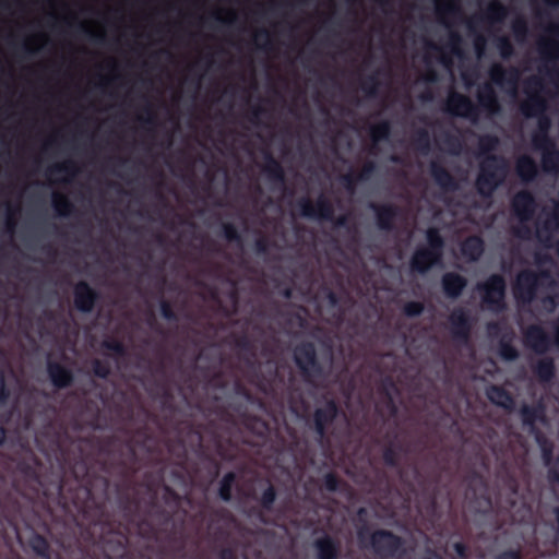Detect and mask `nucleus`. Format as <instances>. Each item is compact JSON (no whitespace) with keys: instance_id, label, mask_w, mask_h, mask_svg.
Masks as SVG:
<instances>
[{"instance_id":"nucleus-1","label":"nucleus","mask_w":559,"mask_h":559,"mask_svg":"<svg viewBox=\"0 0 559 559\" xmlns=\"http://www.w3.org/2000/svg\"><path fill=\"white\" fill-rule=\"evenodd\" d=\"M506 168L501 159L487 157L481 163L480 175L477 178V188L480 194L489 195L502 181Z\"/></svg>"},{"instance_id":"nucleus-2","label":"nucleus","mask_w":559,"mask_h":559,"mask_svg":"<svg viewBox=\"0 0 559 559\" xmlns=\"http://www.w3.org/2000/svg\"><path fill=\"white\" fill-rule=\"evenodd\" d=\"M427 240L430 250L417 251L412 260V267L420 273L426 272L440 260V250L443 246V241L436 229L427 231Z\"/></svg>"},{"instance_id":"nucleus-3","label":"nucleus","mask_w":559,"mask_h":559,"mask_svg":"<svg viewBox=\"0 0 559 559\" xmlns=\"http://www.w3.org/2000/svg\"><path fill=\"white\" fill-rule=\"evenodd\" d=\"M548 282L545 274L536 275L530 272L519 274L514 287V296L522 301H531L538 287L544 286Z\"/></svg>"},{"instance_id":"nucleus-4","label":"nucleus","mask_w":559,"mask_h":559,"mask_svg":"<svg viewBox=\"0 0 559 559\" xmlns=\"http://www.w3.org/2000/svg\"><path fill=\"white\" fill-rule=\"evenodd\" d=\"M483 292V301L488 309L497 311L503 307L504 282L498 275L491 276L484 285L478 286Z\"/></svg>"},{"instance_id":"nucleus-5","label":"nucleus","mask_w":559,"mask_h":559,"mask_svg":"<svg viewBox=\"0 0 559 559\" xmlns=\"http://www.w3.org/2000/svg\"><path fill=\"white\" fill-rule=\"evenodd\" d=\"M526 93L527 99L522 104V112L526 117H533L543 112L546 108L545 98L542 96V83L538 79L527 82Z\"/></svg>"},{"instance_id":"nucleus-6","label":"nucleus","mask_w":559,"mask_h":559,"mask_svg":"<svg viewBox=\"0 0 559 559\" xmlns=\"http://www.w3.org/2000/svg\"><path fill=\"white\" fill-rule=\"evenodd\" d=\"M295 361L305 376L308 378L321 373V366L316 359L314 348L310 344H304L295 349Z\"/></svg>"},{"instance_id":"nucleus-7","label":"nucleus","mask_w":559,"mask_h":559,"mask_svg":"<svg viewBox=\"0 0 559 559\" xmlns=\"http://www.w3.org/2000/svg\"><path fill=\"white\" fill-rule=\"evenodd\" d=\"M372 548L380 556H393L400 547V540L390 533L378 532L371 538Z\"/></svg>"},{"instance_id":"nucleus-8","label":"nucleus","mask_w":559,"mask_h":559,"mask_svg":"<svg viewBox=\"0 0 559 559\" xmlns=\"http://www.w3.org/2000/svg\"><path fill=\"white\" fill-rule=\"evenodd\" d=\"M559 230V203L556 205L554 216L546 221L543 226H538L536 229V237L546 247H550L554 240V234Z\"/></svg>"},{"instance_id":"nucleus-9","label":"nucleus","mask_w":559,"mask_h":559,"mask_svg":"<svg viewBox=\"0 0 559 559\" xmlns=\"http://www.w3.org/2000/svg\"><path fill=\"white\" fill-rule=\"evenodd\" d=\"M447 110L455 116L469 117L473 112V105L468 98L452 93L447 100Z\"/></svg>"},{"instance_id":"nucleus-10","label":"nucleus","mask_w":559,"mask_h":559,"mask_svg":"<svg viewBox=\"0 0 559 559\" xmlns=\"http://www.w3.org/2000/svg\"><path fill=\"white\" fill-rule=\"evenodd\" d=\"M513 209L520 222L523 223L528 219L534 210V200L528 193H518L513 199Z\"/></svg>"},{"instance_id":"nucleus-11","label":"nucleus","mask_w":559,"mask_h":559,"mask_svg":"<svg viewBox=\"0 0 559 559\" xmlns=\"http://www.w3.org/2000/svg\"><path fill=\"white\" fill-rule=\"evenodd\" d=\"M74 294L76 308L84 312L91 311L94 304V293L91 288L81 283L76 285Z\"/></svg>"},{"instance_id":"nucleus-12","label":"nucleus","mask_w":559,"mask_h":559,"mask_svg":"<svg viewBox=\"0 0 559 559\" xmlns=\"http://www.w3.org/2000/svg\"><path fill=\"white\" fill-rule=\"evenodd\" d=\"M526 343L537 353H544L548 348L549 341L538 326H532L525 335Z\"/></svg>"},{"instance_id":"nucleus-13","label":"nucleus","mask_w":559,"mask_h":559,"mask_svg":"<svg viewBox=\"0 0 559 559\" xmlns=\"http://www.w3.org/2000/svg\"><path fill=\"white\" fill-rule=\"evenodd\" d=\"M443 288L448 296L456 297L461 294L462 289L465 287V280L456 274H447L443 276Z\"/></svg>"},{"instance_id":"nucleus-14","label":"nucleus","mask_w":559,"mask_h":559,"mask_svg":"<svg viewBox=\"0 0 559 559\" xmlns=\"http://www.w3.org/2000/svg\"><path fill=\"white\" fill-rule=\"evenodd\" d=\"M483 251V241L477 237L468 238L462 246V254L469 261L477 260Z\"/></svg>"},{"instance_id":"nucleus-15","label":"nucleus","mask_w":559,"mask_h":559,"mask_svg":"<svg viewBox=\"0 0 559 559\" xmlns=\"http://www.w3.org/2000/svg\"><path fill=\"white\" fill-rule=\"evenodd\" d=\"M486 394L490 402L498 406L510 408L513 405L511 396L500 388L490 386L487 389Z\"/></svg>"},{"instance_id":"nucleus-16","label":"nucleus","mask_w":559,"mask_h":559,"mask_svg":"<svg viewBox=\"0 0 559 559\" xmlns=\"http://www.w3.org/2000/svg\"><path fill=\"white\" fill-rule=\"evenodd\" d=\"M48 371L50 379L56 386L63 388L71 381L70 372L58 365H49Z\"/></svg>"},{"instance_id":"nucleus-17","label":"nucleus","mask_w":559,"mask_h":559,"mask_svg":"<svg viewBox=\"0 0 559 559\" xmlns=\"http://www.w3.org/2000/svg\"><path fill=\"white\" fill-rule=\"evenodd\" d=\"M453 334L456 336H466L468 324L462 310L454 311L450 318Z\"/></svg>"},{"instance_id":"nucleus-18","label":"nucleus","mask_w":559,"mask_h":559,"mask_svg":"<svg viewBox=\"0 0 559 559\" xmlns=\"http://www.w3.org/2000/svg\"><path fill=\"white\" fill-rule=\"evenodd\" d=\"M537 173L535 163L528 157H521L518 160V174L523 180H532Z\"/></svg>"},{"instance_id":"nucleus-19","label":"nucleus","mask_w":559,"mask_h":559,"mask_svg":"<svg viewBox=\"0 0 559 559\" xmlns=\"http://www.w3.org/2000/svg\"><path fill=\"white\" fill-rule=\"evenodd\" d=\"M335 415H336V407L332 403H329V404L325 405L324 408L317 411V413H316V425H317L318 432L320 435L323 433V424H324V421L328 420V419L334 418Z\"/></svg>"},{"instance_id":"nucleus-20","label":"nucleus","mask_w":559,"mask_h":559,"mask_svg":"<svg viewBox=\"0 0 559 559\" xmlns=\"http://www.w3.org/2000/svg\"><path fill=\"white\" fill-rule=\"evenodd\" d=\"M316 547L318 549L319 559H335V546L333 545L330 538L324 537L322 539L317 540Z\"/></svg>"},{"instance_id":"nucleus-21","label":"nucleus","mask_w":559,"mask_h":559,"mask_svg":"<svg viewBox=\"0 0 559 559\" xmlns=\"http://www.w3.org/2000/svg\"><path fill=\"white\" fill-rule=\"evenodd\" d=\"M559 153L556 152H544L543 154V167L547 171L558 170Z\"/></svg>"},{"instance_id":"nucleus-22","label":"nucleus","mask_w":559,"mask_h":559,"mask_svg":"<svg viewBox=\"0 0 559 559\" xmlns=\"http://www.w3.org/2000/svg\"><path fill=\"white\" fill-rule=\"evenodd\" d=\"M235 476L233 473L226 474L219 486V496L223 500L227 501L230 499V489L234 483Z\"/></svg>"},{"instance_id":"nucleus-23","label":"nucleus","mask_w":559,"mask_h":559,"mask_svg":"<svg viewBox=\"0 0 559 559\" xmlns=\"http://www.w3.org/2000/svg\"><path fill=\"white\" fill-rule=\"evenodd\" d=\"M52 203L59 215H68L70 213L71 205L63 195L53 194Z\"/></svg>"},{"instance_id":"nucleus-24","label":"nucleus","mask_w":559,"mask_h":559,"mask_svg":"<svg viewBox=\"0 0 559 559\" xmlns=\"http://www.w3.org/2000/svg\"><path fill=\"white\" fill-rule=\"evenodd\" d=\"M536 372L542 380H549L554 374V365L550 360H542L537 367Z\"/></svg>"},{"instance_id":"nucleus-25","label":"nucleus","mask_w":559,"mask_h":559,"mask_svg":"<svg viewBox=\"0 0 559 559\" xmlns=\"http://www.w3.org/2000/svg\"><path fill=\"white\" fill-rule=\"evenodd\" d=\"M371 138L374 142H378L389 135V126L388 123H381L378 126H373L371 128Z\"/></svg>"},{"instance_id":"nucleus-26","label":"nucleus","mask_w":559,"mask_h":559,"mask_svg":"<svg viewBox=\"0 0 559 559\" xmlns=\"http://www.w3.org/2000/svg\"><path fill=\"white\" fill-rule=\"evenodd\" d=\"M485 91L488 92V95L485 97L483 94H480L479 102L481 103V105L487 107L490 111H495L496 110V99L492 96L491 87L489 85H486Z\"/></svg>"},{"instance_id":"nucleus-27","label":"nucleus","mask_w":559,"mask_h":559,"mask_svg":"<svg viewBox=\"0 0 559 559\" xmlns=\"http://www.w3.org/2000/svg\"><path fill=\"white\" fill-rule=\"evenodd\" d=\"M433 176L442 187H447L450 182L449 175L442 169L433 168Z\"/></svg>"},{"instance_id":"nucleus-28","label":"nucleus","mask_w":559,"mask_h":559,"mask_svg":"<svg viewBox=\"0 0 559 559\" xmlns=\"http://www.w3.org/2000/svg\"><path fill=\"white\" fill-rule=\"evenodd\" d=\"M423 311V306L418 302H409L405 306V313L409 317L418 316Z\"/></svg>"},{"instance_id":"nucleus-29","label":"nucleus","mask_w":559,"mask_h":559,"mask_svg":"<svg viewBox=\"0 0 559 559\" xmlns=\"http://www.w3.org/2000/svg\"><path fill=\"white\" fill-rule=\"evenodd\" d=\"M500 354L506 360H513L518 356L516 350L509 345H502Z\"/></svg>"},{"instance_id":"nucleus-30","label":"nucleus","mask_w":559,"mask_h":559,"mask_svg":"<svg viewBox=\"0 0 559 559\" xmlns=\"http://www.w3.org/2000/svg\"><path fill=\"white\" fill-rule=\"evenodd\" d=\"M536 440L540 444L544 462L546 465H548L551 459V449L547 447L545 441L542 442V440L538 437H536Z\"/></svg>"},{"instance_id":"nucleus-31","label":"nucleus","mask_w":559,"mask_h":559,"mask_svg":"<svg viewBox=\"0 0 559 559\" xmlns=\"http://www.w3.org/2000/svg\"><path fill=\"white\" fill-rule=\"evenodd\" d=\"M33 548L39 554V555H45L46 552V542L41 538V537H38L36 536L34 539H33Z\"/></svg>"},{"instance_id":"nucleus-32","label":"nucleus","mask_w":559,"mask_h":559,"mask_svg":"<svg viewBox=\"0 0 559 559\" xmlns=\"http://www.w3.org/2000/svg\"><path fill=\"white\" fill-rule=\"evenodd\" d=\"M275 500V492L272 488H267L262 497V502L265 507L271 506Z\"/></svg>"},{"instance_id":"nucleus-33","label":"nucleus","mask_w":559,"mask_h":559,"mask_svg":"<svg viewBox=\"0 0 559 559\" xmlns=\"http://www.w3.org/2000/svg\"><path fill=\"white\" fill-rule=\"evenodd\" d=\"M490 75L493 82L501 84L502 68L500 66H493L490 70Z\"/></svg>"},{"instance_id":"nucleus-34","label":"nucleus","mask_w":559,"mask_h":559,"mask_svg":"<svg viewBox=\"0 0 559 559\" xmlns=\"http://www.w3.org/2000/svg\"><path fill=\"white\" fill-rule=\"evenodd\" d=\"M499 48L503 57H507L511 53V46L507 39L499 40Z\"/></svg>"},{"instance_id":"nucleus-35","label":"nucleus","mask_w":559,"mask_h":559,"mask_svg":"<svg viewBox=\"0 0 559 559\" xmlns=\"http://www.w3.org/2000/svg\"><path fill=\"white\" fill-rule=\"evenodd\" d=\"M522 415H523V421L524 424L528 425V426H533L534 424V418L532 416V412L528 407H524L522 409Z\"/></svg>"},{"instance_id":"nucleus-36","label":"nucleus","mask_w":559,"mask_h":559,"mask_svg":"<svg viewBox=\"0 0 559 559\" xmlns=\"http://www.w3.org/2000/svg\"><path fill=\"white\" fill-rule=\"evenodd\" d=\"M325 486L329 490L336 489V479L333 475L329 474L325 476Z\"/></svg>"},{"instance_id":"nucleus-37","label":"nucleus","mask_w":559,"mask_h":559,"mask_svg":"<svg viewBox=\"0 0 559 559\" xmlns=\"http://www.w3.org/2000/svg\"><path fill=\"white\" fill-rule=\"evenodd\" d=\"M300 206H301V214H302L304 216H308V217H310V216H313V215H314V213H313V211H312V209H311V206H310V204H309L308 202H306V201H305V202H302V203L300 204Z\"/></svg>"},{"instance_id":"nucleus-38","label":"nucleus","mask_w":559,"mask_h":559,"mask_svg":"<svg viewBox=\"0 0 559 559\" xmlns=\"http://www.w3.org/2000/svg\"><path fill=\"white\" fill-rule=\"evenodd\" d=\"M94 371H95V373L97 376L103 377V378L106 377L108 374V372H109L108 368L107 367H102L99 365V362L95 364Z\"/></svg>"},{"instance_id":"nucleus-39","label":"nucleus","mask_w":559,"mask_h":559,"mask_svg":"<svg viewBox=\"0 0 559 559\" xmlns=\"http://www.w3.org/2000/svg\"><path fill=\"white\" fill-rule=\"evenodd\" d=\"M497 144V139L488 138L485 140H481V145H486L488 148L495 147Z\"/></svg>"},{"instance_id":"nucleus-40","label":"nucleus","mask_w":559,"mask_h":559,"mask_svg":"<svg viewBox=\"0 0 559 559\" xmlns=\"http://www.w3.org/2000/svg\"><path fill=\"white\" fill-rule=\"evenodd\" d=\"M104 345H105L106 348L111 349L115 353H120L121 352L120 344H118L116 342H114V343H105Z\"/></svg>"},{"instance_id":"nucleus-41","label":"nucleus","mask_w":559,"mask_h":559,"mask_svg":"<svg viewBox=\"0 0 559 559\" xmlns=\"http://www.w3.org/2000/svg\"><path fill=\"white\" fill-rule=\"evenodd\" d=\"M5 386H4V380L3 377L0 376V401H3L5 399Z\"/></svg>"},{"instance_id":"nucleus-42","label":"nucleus","mask_w":559,"mask_h":559,"mask_svg":"<svg viewBox=\"0 0 559 559\" xmlns=\"http://www.w3.org/2000/svg\"><path fill=\"white\" fill-rule=\"evenodd\" d=\"M498 559H519L515 552H506L498 557Z\"/></svg>"},{"instance_id":"nucleus-43","label":"nucleus","mask_w":559,"mask_h":559,"mask_svg":"<svg viewBox=\"0 0 559 559\" xmlns=\"http://www.w3.org/2000/svg\"><path fill=\"white\" fill-rule=\"evenodd\" d=\"M544 305H545V308L552 310L554 305H555V299L552 297H549L544 300Z\"/></svg>"},{"instance_id":"nucleus-44","label":"nucleus","mask_w":559,"mask_h":559,"mask_svg":"<svg viewBox=\"0 0 559 559\" xmlns=\"http://www.w3.org/2000/svg\"><path fill=\"white\" fill-rule=\"evenodd\" d=\"M454 548H455V550H456V552H457V555H459V556H461V557H463V556H464V550H465V549H464V546H463L462 544H459V543H457V544H455V545H454Z\"/></svg>"},{"instance_id":"nucleus-45","label":"nucleus","mask_w":559,"mask_h":559,"mask_svg":"<svg viewBox=\"0 0 559 559\" xmlns=\"http://www.w3.org/2000/svg\"><path fill=\"white\" fill-rule=\"evenodd\" d=\"M539 124H540V129H542L543 132H546L547 129L549 128V121L548 120H540Z\"/></svg>"},{"instance_id":"nucleus-46","label":"nucleus","mask_w":559,"mask_h":559,"mask_svg":"<svg viewBox=\"0 0 559 559\" xmlns=\"http://www.w3.org/2000/svg\"><path fill=\"white\" fill-rule=\"evenodd\" d=\"M4 430L0 427V444L4 441Z\"/></svg>"},{"instance_id":"nucleus-47","label":"nucleus","mask_w":559,"mask_h":559,"mask_svg":"<svg viewBox=\"0 0 559 559\" xmlns=\"http://www.w3.org/2000/svg\"><path fill=\"white\" fill-rule=\"evenodd\" d=\"M162 309H163V313H164V316H165L166 318H169L167 307L164 305V306L162 307Z\"/></svg>"},{"instance_id":"nucleus-48","label":"nucleus","mask_w":559,"mask_h":559,"mask_svg":"<svg viewBox=\"0 0 559 559\" xmlns=\"http://www.w3.org/2000/svg\"><path fill=\"white\" fill-rule=\"evenodd\" d=\"M476 48H477L478 58H480L483 52H481V49H480V46L478 43L476 44Z\"/></svg>"},{"instance_id":"nucleus-49","label":"nucleus","mask_w":559,"mask_h":559,"mask_svg":"<svg viewBox=\"0 0 559 559\" xmlns=\"http://www.w3.org/2000/svg\"><path fill=\"white\" fill-rule=\"evenodd\" d=\"M555 47H556V56L559 57V46L557 44H555Z\"/></svg>"},{"instance_id":"nucleus-50","label":"nucleus","mask_w":559,"mask_h":559,"mask_svg":"<svg viewBox=\"0 0 559 559\" xmlns=\"http://www.w3.org/2000/svg\"><path fill=\"white\" fill-rule=\"evenodd\" d=\"M557 344L559 345V325H558V329H557Z\"/></svg>"},{"instance_id":"nucleus-51","label":"nucleus","mask_w":559,"mask_h":559,"mask_svg":"<svg viewBox=\"0 0 559 559\" xmlns=\"http://www.w3.org/2000/svg\"><path fill=\"white\" fill-rule=\"evenodd\" d=\"M519 237H525V235H522L520 230L516 231Z\"/></svg>"},{"instance_id":"nucleus-52","label":"nucleus","mask_w":559,"mask_h":559,"mask_svg":"<svg viewBox=\"0 0 559 559\" xmlns=\"http://www.w3.org/2000/svg\"><path fill=\"white\" fill-rule=\"evenodd\" d=\"M429 559H440V558H439V557H437V556H432V557H430Z\"/></svg>"}]
</instances>
